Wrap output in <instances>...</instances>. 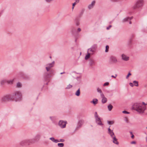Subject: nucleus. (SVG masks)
<instances>
[{"label": "nucleus", "mask_w": 147, "mask_h": 147, "mask_svg": "<svg viewBox=\"0 0 147 147\" xmlns=\"http://www.w3.org/2000/svg\"><path fill=\"white\" fill-rule=\"evenodd\" d=\"M134 107L137 111L140 113H143L146 109L145 105L141 103H137L134 105Z\"/></svg>", "instance_id": "1"}, {"label": "nucleus", "mask_w": 147, "mask_h": 147, "mask_svg": "<svg viewBox=\"0 0 147 147\" xmlns=\"http://www.w3.org/2000/svg\"><path fill=\"white\" fill-rule=\"evenodd\" d=\"M16 101L20 100L22 98V94L20 91H17L15 92L12 95Z\"/></svg>", "instance_id": "2"}, {"label": "nucleus", "mask_w": 147, "mask_h": 147, "mask_svg": "<svg viewBox=\"0 0 147 147\" xmlns=\"http://www.w3.org/2000/svg\"><path fill=\"white\" fill-rule=\"evenodd\" d=\"M143 0H139L138 1L136 4L133 6V8L134 9H136L141 7L143 3Z\"/></svg>", "instance_id": "3"}, {"label": "nucleus", "mask_w": 147, "mask_h": 147, "mask_svg": "<svg viewBox=\"0 0 147 147\" xmlns=\"http://www.w3.org/2000/svg\"><path fill=\"white\" fill-rule=\"evenodd\" d=\"M10 100V96L7 95L2 97L1 99V101L2 102H4L8 101Z\"/></svg>", "instance_id": "4"}, {"label": "nucleus", "mask_w": 147, "mask_h": 147, "mask_svg": "<svg viewBox=\"0 0 147 147\" xmlns=\"http://www.w3.org/2000/svg\"><path fill=\"white\" fill-rule=\"evenodd\" d=\"M67 122L63 121H60L59 123V125L62 128H63L65 127Z\"/></svg>", "instance_id": "5"}, {"label": "nucleus", "mask_w": 147, "mask_h": 147, "mask_svg": "<svg viewBox=\"0 0 147 147\" xmlns=\"http://www.w3.org/2000/svg\"><path fill=\"white\" fill-rule=\"evenodd\" d=\"M96 48V45H94L92 46L90 48L88 49V51L93 53L95 51Z\"/></svg>", "instance_id": "6"}, {"label": "nucleus", "mask_w": 147, "mask_h": 147, "mask_svg": "<svg viewBox=\"0 0 147 147\" xmlns=\"http://www.w3.org/2000/svg\"><path fill=\"white\" fill-rule=\"evenodd\" d=\"M110 61L112 63H116L117 61L116 58L113 56H111L110 57Z\"/></svg>", "instance_id": "7"}, {"label": "nucleus", "mask_w": 147, "mask_h": 147, "mask_svg": "<svg viewBox=\"0 0 147 147\" xmlns=\"http://www.w3.org/2000/svg\"><path fill=\"white\" fill-rule=\"evenodd\" d=\"M121 57L122 59L125 61H127L129 59V57L124 54L121 55Z\"/></svg>", "instance_id": "8"}, {"label": "nucleus", "mask_w": 147, "mask_h": 147, "mask_svg": "<svg viewBox=\"0 0 147 147\" xmlns=\"http://www.w3.org/2000/svg\"><path fill=\"white\" fill-rule=\"evenodd\" d=\"M108 133L110 135L111 137L115 136L113 130H111L110 127L108 129Z\"/></svg>", "instance_id": "9"}, {"label": "nucleus", "mask_w": 147, "mask_h": 147, "mask_svg": "<svg viewBox=\"0 0 147 147\" xmlns=\"http://www.w3.org/2000/svg\"><path fill=\"white\" fill-rule=\"evenodd\" d=\"M101 96L102 98V103H106L107 101V99L105 97L103 94H101Z\"/></svg>", "instance_id": "10"}, {"label": "nucleus", "mask_w": 147, "mask_h": 147, "mask_svg": "<svg viewBox=\"0 0 147 147\" xmlns=\"http://www.w3.org/2000/svg\"><path fill=\"white\" fill-rule=\"evenodd\" d=\"M30 142V140H24L22 141L21 142V144L22 145H24L26 144H29V143Z\"/></svg>", "instance_id": "11"}, {"label": "nucleus", "mask_w": 147, "mask_h": 147, "mask_svg": "<svg viewBox=\"0 0 147 147\" xmlns=\"http://www.w3.org/2000/svg\"><path fill=\"white\" fill-rule=\"evenodd\" d=\"M95 3V1H93L91 3V4H89L88 6V8L89 9H90L92 8L94 5Z\"/></svg>", "instance_id": "12"}, {"label": "nucleus", "mask_w": 147, "mask_h": 147, "mask_svg": "<svg viewBox=\"0 0 147 147\" xmlns=\"http://www.w3.org/2000/svg\"><path fill=\"white\" fill-rule=\"evenodd\" d=\"M111 138L113 140V142L116 144L118 145L119 143L117 141V139L116 138L115 136L112 137Z\"/></svg>", "instance_id": "13"}, {"label": "nucleus", "mask_w": 147, "mask_h": 147, "mask_svg": "<svg viewBox=\"0 0 147 147\" xmlns=\"http://www.w3.org/2000/svg\"><path fill=\"white\" fill-rule=\"evenodd\" d=\"M96 121L97 124L99 125H102L103 124L101 122L100 120V118L98 117L95 119Z\"/></svg>", "instance_id": "14"}, {"label": "nucleus", "mask_w": 147, "mask_h": 147, "mask_svg": "<svg viewBox=\"0 0 147 147\" xmlns=\"http://www.w3.org/2000/svg\"><path fill=\"white\" fill-rule=\"evenodd\" d=\"M84 123V121L82 120H80L79 121L78 124V125L77 127V128H79Z\"/></svg>", "instance_id": "15"}, {"label": "nucleus", "mask_w": 147, "mask_h": 147, "mask_svg": "<svg viewBox=\"0 0 147 147\" xmlns=\"http://www.w3.org/2000/svg\"><path fill=\"white\" fill-rule=\"evenodd\" d=\"M132 17H131L130 18L129 17H127V18H125L123 19V22H126L129 21L131 20L132 19Z\"/></svg>", "instance_id": "16"}, {"label": "nucleus", "mask_w": 147, "mask_h": 147, "mask_svg": "<svg viewBox=\"0 0 147 147\" xmlns=\"http://www.w3.org/2000/svg\"><path fill=\"white\" fill-rule=\"evenodd\" d=\"M14 80V79H13L12 80H6V82L9 84H12L13 83V81Z\"/></svg>", "instance_id": "17"}, {"label": "nucleus", "mask_w": 147, "mask_h": 147, "mask_svg": "<svg viewBox=\"0 0 147 147\" xmlns=\"http://www.w3.org/2000/svg\"><path fill=\"white\" fill-rule=\"evenodd\" d=\"M80 89L79 88V89L75 93V95L77 96H80Z\"/></svg>", "instance_id": "18"}, {"label": "nucleus", "mask_w": 147, "mask_h": 147, "mask_svg": "<svg viewBox=\"0 0 147 147\" xmlns=\"http://www.w3.org/2000/svg\"><path fill=\"white\" fill-rule=\"evenodd\" d=\"M40 138V134H37L35 137V139L36 140H39Z\"/></svg>", "instance_id": "19"}, {"label": "nucleus", "mask_w": 147, "mask_h": 147, "mask_svg": "<svg viewBox=\"0 0 147 147\" xmlns=\"http://www.w3.org/2000/svg\"><path fill=\"white\" fill-rule=\"evenodd\" d=\"M108 108L109 111H111L113 108V106L112 105L110 104L108 106Z\"/></svg>", "instance_id": "20"}, {"label": "nucleus", "mask_w": 147, "mask_h": 147, "mask_svg": "<svg viewBox=\"0 0 147 147\" xmlns=\"http://www.w3.org/2000/svg\"><path fill=\"white\" fill-rule=\"evenodd\" d=\"M98 100L96 99H93V100L91 102L93 103L94 105H95L97 103Z\"/></svg>", "instance_id": "21"}, {"label": "nucleus", "mask_w": 147, "mask_h": 147, "mask_svg": "<svg viewBox=\"0 0 147 147\" xmlns=\"http://www.w3.org/2000/svg\"><path fill=\"white\" fill-rule=\"evenodd\" d=\"M22 86V84L20 82H18L17 83L16 86L18 88H21Z\"/></svg>", "instance_id": "22"}, {"label": "nucleus", "mask_w": 147, "mask_h": 147, "mask_svg": "<svg viewBox=\"0 0 147 147\" xmlns=\"http://www.w3.org/2000/svg\"><path fill=\"white\" fill-rule=\"evenodd\" d=\"M133 83L134 84V85L136 86H138V82L136 81H134L133 82Z\"/></svg>", "instance_id": "23"}, {"label": "nucleus", "mask_w": 147, "mask_h": 147, "mask_svg": "<svg viewBox=\"0 0 147 147\" xmlns=\"http://www.w3.org/2000/svg\"><path fill=\"white\" fill-rule=\"evenodd\" d=\"M90 54L88 53V54L86 55L85 57V59L87 60L90 58Z\"/></svg>", "instance_id": "24"}, {"label": "nucleus", "mask_w": 147, "mask_h": 147, "mask_svg": "<svg viewBox=\"0 0 147 147\" xmlns=\"http://www.w3.org/2000/svg\"><path fill=\"white\" fill-rule=\"evenodd\" d=\"M95 63V62L93 60L91 59L90 61V64H93Z\"/></svg>", "instance_id": "25"}, {"label": "nucleus", "mask_w": 147, "mask_h": 147, "mask_svg": "<svg viewBox=\"0 0 147 147\" xmlns=\"http://www.w3.org/2000/svg\"><path fill=\"white\" fill-rule=\"evenodd\" d=\"M58 146L59 147H63L64 146V144L63 143H59L58 144Z\"/></svg>", "instance_id": "26"}, {"label": "nucleus", "mask_w": 147, "mask_h": 147, "mask_svg": "<svg viewBox=\"0 0 147 147\" xmlns=\"http://www.w3.org/2000/svg\"><path fill=\"white\" fill-rule=\"evenodd\" d=\"M72 87V86L70 84L67 85V87L65 88L66 89H69L71 88Z\"/></svg>", "instance_id": "27"}, {"label": "nucleus", "mask_w": 147, "mask_h": 147, "mask_svg": "<svg viewBox=\"0 0 147 147\" xmlns=\"http://www.w3.org/2000/svg\"><path fill=\"white\" fill-rule=\"evenodd\" d=\"M97 91L98 92H99L100 94V96L102 94H103L101 90L99 88H98L97 89Z\"/></svg>", "instance_id": "28"}, {"label": "nucleus", "mask_w": 147, "mask_h": 147, "mask_svg": "<svg viewBox=\"0 0 147 147\" xmlns=\"http://www.w3.org/2000/svg\"><path fill=\"white\" fill-rule=\"evenodd\" d=\"M109 46L108 45H106V49L105 52H107L109 51Z\"/></svg>", "instance_id": "29"}, {"label": "nucleus", "mask_w": 147, "mask_h": 147, "mask_svg": "<svg viewBox=\"0 0 147 147\" xmlns=\"http://www.w3.org/2000/svg\"><path fill=\"white\" fill-rule=\"evenodd\" d=\"M53 67V66H51L46 67V68L47 71H49L50 70L51 67Z\"/></svg>", "instance_id": "30"}, {"label": "nucleus", "mask_w": 147, "mask_h": 147, "mask_svg": "<svg viewBox=\"0 0 147 147\" xmlns=\"http://www.w3.org/2000/svg\"><path fill=\"white\" fill-rule=\"evenodd\" d=\"M5 83H7L6 80H3L1 82V83L2 85L4 84Z\"/></svg>", "instance_id": "31"}, {"label": "nucleus", "mask_w": 147, "mask_h": 147, "mask_svg": "<svg viewBox=\"0 0 147 147\" xmlns=\"http://www.w3.org/2000/svg\"><path fill=\"white\" fill-rule=\"evenodd\" d=\"M107 122L109 124H112L114 123V122L113 121H108Z\"/></svg>", "instance_id": "32"}, {"label": "nucleus", "mask_w": 147, "mask_h": 147, "mask_svg": "<svg viewBox=\"0 0 147 147\" xmlns=\"http://www.w3.org/2000/svg\"><path fill=\"white\" fill-rule=\"evenodd\" d=\"M94 117H95V119L96 118L99 117H98V115L97 114V113L96 112H95V113Z\"/></svg>", "instance_id": "33"}, {"label": "nucleus", "mask_w": 147, "mask_h": 147, "mask_svg": "<svg viewBox=\"0 0 147 147\" xmlns=\"http://www.w3.org/2000/svg\"><path fill=\"white\" fill-rule=\"evenodd\" d=\"M122 113H125V114H129V112H128L126 111H123V112H122Z\"/></svg>", "instance_id": "34"}, {"label": "nucleus", "mask_w": 147, "mask_h": 147, "mask_svg": "<svg viewBox=\"0 0 147 147\" xmlns=\"http://www.w3.org/2000/svg\"><path fill=\"white\" fill-rule=\"evenodd\" d=\"M76 4V3H75V2L73 4H72V9H74V7L75 5Z\"/></svg>", "instance_id": "35"}, {"label": "nucleus", "mask_w": 147, "mask_h": 147, "mask_svg": "<svg viewBox=\"0 0 147 147\" xmlns=\"http://www.w3.org/2000/svg\"><path fill=\"white\" fill-rule=\"evenodd\" d=\"M109 84V83L108 82H106L103 85L104 86H106L108 85Z\"/></svg>", "instance_id": "36"}, {"label": "nucleus", "mask_w": 147, "mask_h": 147, "mask_svg": "<svg viewBox=\"0 0 147 147\" xmlns=\"http://www.w3.org/2000/svg\"><path fill=\"white\" fill-rule=\"evenodd\" d=\"M131 75V74L130 73H129L126 77V78L127 79L129 76Z\"/></svg>", "instance_id": "37"}, {"label": "nucleus", "mask_w": 147, "mask_h": 147, "mask_svg": "<svg viewBox=\"0 0 147 147\" xmlns=\"http://www.w3.org/2000/svg\"><path fill=\"white\" fill-rule=\"evenodd\" d=\"M131 144H136V142L135 141H133L131 142Z\"/></svg>", "instance_id": "38"}, {"label": "nucleus", "mask_w": 147, "mask_h": 147, "mask_svg": "<svg viewBox=\"0 0 147 147\" xmlns=\"http://www.w3.org/2000/svg\"><path fill=\"white\" fill-rule=\"evenodd\" d=\"M50 140H52V141H53V142H54V140H55V139L53 137H52V138H50Z\"/></svg>", "instance_id": "39"}, {"label": "nucleus", "mask_w": 147, "mask_h": 147, "mask_svg": "<svg viewBox=\"0 0 147 147\" xmlns=\"http://www.w3.org/2000/svg\"><path fill=\"white\" fill-rule=\"evenodd\" d=\"M112 27L111 25H109L108 27L107 28V30H109L110 28H111Z\"/></svg>", "instance_id": "40"}, {"label": "nucleus", "mask_w": 147, "mask_h": 147, "mask_svg": "<svg viewBox=\"0 0 147 147\" xmlns=\"http://www.w3.org/2000/svg\"><path fill=\"white\" fill-rule=\"evenodd\" d=\"M59 142V140H55H55L54 141V142L57 143Z\"/></svg>", "instance_id": "41"}, {"label": "nucleus", "mask_w": 147, "mask_h": 147, "mask_svg": "<svg viewBox=\"0 0 147 147\" xmlns=\"http://www.w3.org/2000/svg\"><path fill=\"white\" fill-rule=\"evenodd\" d=\"M80 0H76L75 3L77 4L79 2Z\"/></svg>", "instance_id": "42"}, {"label": "nucleus", "mask_w": 147, "mask_h": 147, "mask_svg": "<svg viewBox=\"0 0 147 147\" xmlns=\"http://www.w3.org/2000/svg\"><path fill=\"white\" fill-rule=\"evenodd\" d=\"M129 85H130V86H131L132 87L134 86V85L132 83H130Z\"/></svg>", "instance_id": "43"}, {"label": "nucleus", "mask_w": 147, "mask_h": 147, "mask_svg": "<svg viewBox=\"0 0 147 147\" xmlns=\"http://www.w3.org/2000/svg\"><path fill=\"white\" fill-rule=\"evenodd\" d=\"M64 141V140L63 139H60L59 141V142H63Z\"/></svg>", "instance_id": "44"}, {"label": "nucleus", "mask_w": 147, "mask_h": 147, "mask_svg": "<svg viewBox=\"0 0 147 147\" xmlns=\"http://www.w3.org/2000/svg\"><path fill=\"white\" fill-rule=\"evenodd\" d=\"M115 76H113V75H112L111 76V77H112V78H116V77L117 76V74H115Z\"/></svg>", "instance_id": "45"}, {"label": "nucleus", "mask_w": 147, "mask_h": 147, "mask_svg": "<svg viewBox=\"0 0 147 147\" xmlns=\"http://www.w3.org/2000/svg\"><path fill=\"white\" fill-rule=\"evenodd\" d=\"M78 31L79 32H80L81 31V29L80 28H78Z\"/></svg>", "instance_id": "46"}, {"label": "nucleus", "mask_w": 147, "mask_h": 147, "mask_svg": "<svg viewBox=\"0 0 147 147\" xmlns=\"http://www.w3.org/2000/svg\"><path fill=\"white\" fill-rule=\"evenodd\" d=\"M53 0H45V1L47 2H49L52 1Z\"/></svg>", "instance_id": "47"}, {"label": "nucleus", "mask_w": 147, "mask_h": 147, "mask_svg": "<svg viewBox=\"0 0 147 147\" xmlns=\"http://www.w3.org/2000/svg\"><path fill=\"white\" fill-rule=\"evenodd\" d=\"M134 135L132 134V135L131 136V138H134Z\"/></svg>", "instance_id": "48"}, {"label": "nucleus", "mask_w": 147, "mask_h": 147, "mask_svg": "<svg viewBox=\"0 0 147 147\" xmlns=\"http://www.w3.org/2000/svg\"><path fill=\"white\" fill-rule=\"evenodd\" d=\"M65 73V72H63L61 73H60V74H64V73Z\"/></svg>", "instance_id": "49"}, {"label": "nucleus", "mask_w": 147, "mask_h": 147, "mask_svg": "<svg viewBox=\"0 0 147 147\" xmlns=\"http://www.w3.org/2000/svg\"><path fill=\"white\" fill-rule=\"evenodd\" d=\"M55 62H54V61H53L52 62V64H54V63Z\"/></svg>", "instance_id": "50"}, {"label": "nucleus", "mask_w": 147, "mask_h": 147, "mask_svg": "<svg viewBox=\"0 0 147 147\" xmlns=\"http://www.w3.org/2000/svg\"><path fill=\"white\" fill-rule=\"evenodd\" d=\"M129 23V24H131V21H130Z\"/></svg>", "instance_id": "51"}, {"label": "nucleus", "mask_w": 147, "mask_h": 147, "mask_svg": "<svg viewBox=\"0 0 147 147\" xmlns=\"http://www.w3.org/2000/svg\"><path fill=\"white\" fill-rule=\"evenodd\" d=\"M146 141L147 142V136L146 137Z\"/></svg>", "instance_id": "52"}, {"label": "nucleus", "mask_w": 147, "mask_h": 147, "mask_svg": "<svg viewBox=\"0 0 147 147\" xmlns=\"http://www.w3.org/2000/svg\"><path fill=\"white\" fill-rule=\"evenodd\" d=\"M143 104H144V105H145L146 104H145V103L144 102H143Z\"/></svg>", "instance_id": "53"}, {"label": "nucleus", "mask_w": 147, "mask_h": 147, "mask_svg": "<svg viewBox=\"0 0 147 147\" xmlns=\"http://www.w3.org/2000/svg\"><path fill=\"white\" fill-rule=\"evenodd\" d=\"M49 64H50V65H51V64H51V63H49Z\"/></svg>", "instance_id": "54"}, {"label": "nucleus", "mask_w": 147, "mask_h": 147, "mask_svg": "<svg viewBox=\"0 0 147 147\" xmlns=\"http://www.w3.org/2000/svg\"><path fill=\"white\" fill-rule=\"evenodd\" d=\"M131 134H132V132H131Z\"/></svg>", "instance_id": "55"}, {"label": "nucleus", "mask_w": 147, "mask_h": 147, "mask_svg": "<svg viewBox=\"0 0 147 147\" xmlns=\"http://www.w3.org/2000/svg\"><path fill=\"white\" fill-rule=\"evenodd\" d=\"M50 58H51V56H50Z\"/></svg>", "instance_id": "56"}, {"label": "nucleus", "mask_w": 147, "mask_h": 147, "mask_svg": "<svg viewBox=\"0 0 147 147\" xmlns=\"http://www.w3.org/2000/svg\"><path fill=\"white\" fill-rule=\"evenodd\" d=\"M146 128L147 129V127H146Z\"/></svg>", "instance_id": "57"}]
</instances>
